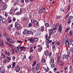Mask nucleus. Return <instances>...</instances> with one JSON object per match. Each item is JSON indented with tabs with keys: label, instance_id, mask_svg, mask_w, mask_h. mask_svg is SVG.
Instances as JSON below:
<instances>
[{
	"label": "nucleus",
	"instance_id": "1",
	"mask_svg": "<svg viewBox=\"0 0 73 73\" xmlns=\"http://www.w3.org/2000/svg\"><path fill=\"white\" fill-rule=\"evenodd\" d=\"M64 41L66 44V43H67L68 44H72V42L71 41V40H69V41H68V40H67V39H66L65 38H64Z\"/></svg>",
	"mask_w": 73,
	"mask_h": 73
},
{
	"label": "nucleus",
	"instance_id": "2",
	"mask_svg": "<svg viewBox=\"0 0 73 73\" xmlns=\"http://www.w3.org/2000/svg\"><path fill=\"white\" fill-rule=\"evenodd\" d=\"M7 6L6 5H3V7H1V6H0V9L2 11H4V10H5V9L7 8Z\"/></svg>",
	"mask_w": 73,
	"mask_h": 73
},
{
	"label": "nucleus",
	"instance_id": "3",
	"mask_svg": "<svg viewBox=\"0 0 73 73\" xmlns=\"http://www.w3.org/2000/svg\"><path fill=\"white\" fill-rule=\"evenodd\" d=\"M40 64L39 63H38L36 65L35 67V70H36V72L38 71V70H40Z\"/></svg>",
	"mask_w": 73,
	"mask_h": 73
},
{
	"label": "nucleus",
	"instance_id": "4",
	"mask_svg": "<svg viewBox=\"0 0 73 73\" xmlns=\"http://www.w3.org/2000/svg\"><path fill=\"white\" fill-rule=\"evenodd\" d=\"M15 71H16V72H19L20 71V68L19 66H16L15 67Z\"/></svg>",
	"mask_w": 73,
	"mask_h": 73
},
{
	"label": "nucleus",
	"instance_id": "5",
	"mask_svg": "<svg viewBox=\"0 0 73 73\" xmlns=\"http://www.w3.org/2000/svg\"><path fill=\"white\" fill-rule=\"evenodd\" d=\"M23 26L20 25L18 26L16 28V29H17L18 31H19L20 30H21V29L23 28Z\"/></svg>",
	"mask_w": 73,
	"mask_h": 73
},
{
	"label": "nucleus",
	"instance_id": "6",
	"mask_svg": "<svg viewBox=\"0 0 73 73\" xmlns=\"http://www.w3.org/2000/svg\"><path fill=\"white\" fill-rule=\"evenodd\" d=\"M58 29V31L60 33H61L62 31V26L61 25H59Z\"/></svg>",
	"mask_w": 73,
	"mask_h": 73
},
{
	"label": "nucleus",
	"instance_id": "7",
	"mask_svg": "<svg viewBox=\"0 0 73 73\" xmlns=\"http://www.w3.org/2000/svg\"><path fill=\"white\" fill-rule=\"evenodd\" d=\"M27 34H28V35L31 34L32 35H33V32L31 31H28V32H27Z\"/></svg>",
	"mask_w": 73,
	"mask_h": 73
},
{
	"label": "nucleus",
	"instance_id": "8",
	"mask_svg": "<svg viewBox=\"0 0 73 73\" xmlns=\"http://www.w3.org/2000/svg\"><path fill=\"white\" fill-rule=\"evenodd\" d=\"M4 43H3V42L1 39H0V46H1L3 45Z\"/></svg>",
	"mask_w": 73,
	"mask_h": 73
},
{
	"label": "nucleus",
	"instance_id": "9",
	"mask_svg": "<svg viewBox=\"0 0 73 73\" xmlns=\"http://www.w3.org/2000/svg\"><path fill=\"white\" fill-rule=\"evenodd\" d=\"M61 54H59L58 56V62H60V56Z\"/></svg>",
	"mask_w": 73,
	"mask_h": 73
},
{
	"label": "nucleus",
	"instance_id": "10",
	"mask_svg": "<svg viewBox=\"0 0 73 73\" xmlns=\"http://www.w3.org/2000/svg\"><path fill=\"white\" fill-rule=\"evenodd\" d=\"M29 41H30V42H35L34 38H33V39L32 38H30Z\"/></svg>",
	"mask_w": 73,
	"mask_h": 73
},
{
	"label": "nucleus",
	"instance_id": "11",
	"mask_svg": "<svg viewBox=\"0 0 73 73\" xmlns=\"http://www.w3.org/2000/svg\"><path fill=\"white\" fill-rule=\"evenodd\" d=\"M34 24L35 25H38V22L35 20L34 21Z\"/></svg>",
	"mask_w": 73,
	"mask_h": 73
},
{
	"label": "nucleus",
	"instance_id": "12",
	"mask_svg": "<svg viewBox=\"0 0 73 73\" xmlns=\"http://www.w3.org/2000/svg\"><path fill=\"white\" fill-rule=\"evenodd\" d=\"M19 1L18 0H17L16 1L14 5H15V6H16V5H17L18 4H19Z\"/></svg>",
	"mask_w": 73,
	"mask_h": 73
},
{
	"label": "nucleus",
	"instance_id": "13",
	"mask_svg": "<svg viewBox=\"0 0 73 73\" xmlns=\"http://www.w3.org/2000/svg\"><path fill=\"white\" fill-rule=\"evenodd\" d=\"M49 52L48 51H46L44 52V54L45 56H48V54H49Z\"/></svg>",
	"mask_w": 73,
	"mask_h": 73
},
{
	"label": "nucleus",
	"instance_id": "14",
	"mask_svg": "<svg viewBox=\"0 0 73 73\" xmlns=\"http://www.w3.org/2000/svg\"><path fill=\"white\" fill-rule=\"evenodd\" d=\"M21 57L22 59H24L25 58H26V56H25V55H24V54H22V56H21Z\"/></svg>",
	"mask_w": 73,
	"mask_h": 73
},
{
	"label": "nucleus",
	"instance_id": "15",
	"mask_svg": "<svg viewBox=\"0 0 73 73\" xmlns=\"http://www.w3.org/2000/svg\"><path fill=\"white\" fill-rule=\"evenodd\" d=\"M46 44L47 48H49V42H46Z\"/></svg>",
	"mask_w": 73,
	"mask_h": 73
},
{
	"label": "nucleus",
	"instance_id": "16",
	"mask_svg": "<svg viewBox=\"0 0 73 73\" xmlns=\"http://www.w3.org/2000/svg\"><path fill=\"white\" fill-rule=\"evenodd\" d=\"M7 41L9 42L10 41H12V38H10L7 37Z\"/></svg>",
	"mask_w": 73,
	"mask_h": 73
},
{
	"label": "nucleus",
	"instance_id": "17",
	"mask_svg": "<svg viewBox=\"0 0 73 73\" xmlns=\"http://www.w3.org/2000/svg\"><path fill=\"white\" fill-rule=\"evenodd\" d=\"M42 64H44L45 62V60L44 58H43L42 60Z\"/></svg>",
	"mask_w": 73,
	"mask_h": 73
},
{
	"label": "nucleus",
	"instance_id": "18",
	"mask_svg": "<svg viewBox=\"0 0 73 73\" xmlns=\"http://www.w3.org/2000/svg\"><path fill=\"white\" fill-rule=\"evenodd\" d=\"M40 30L42 32H43L44 31V27L42 26L40 27Z\"/></svg>",
	"mask_w": 73,
	"mask_h": 73
},
{
	"label": "nucleus",
	"instance_id": "19",
	"mask_svg": "<svg viewBox=\"0 0 73 73\" xmlns=\"http://www.w3.org/2000/svg\"><path fill=\"white\" fill-rule=\"evenodd\" d=\"M7 54V55L8 56H10V53H9V52H8L7 51H6L5 52V54Z\"/></svg>",
	"mask_w": 73,
	"mask_h": 73
},
{
	"label": "nucleus",
	"instance_id": "20",
	"mask_svg": "<svg viewBox=\"0 0 73 73\" xmlns=\"http://www.w3.org/2000/svg\"><path fill=\"white\" fill-rule=\"evenodd\" d=\"M8 22L9 23H12V19L9 18L8 19Z\"/></svg>",
	"mask_w": 73,
	"mask_h": 73
},
{
	"label": "nucleus",
	"instance_id": "21",
	"mask_svg": "<svg viewBox=\"0 0 73 73\" xmlns=\"http://www.w3.org/2000/svg\"><path fill=\"white\" fill-rule=\"evenodd\" d=\"M72 19H73V16H70L69 17L68 19L69 20H72Z\"/></svg>",
	"mask_w": 73,
	"mask_h": 73
},
{
	"label": "nucleus",
	"instance_id": "22",
	"mask_svg": "<svg viewBox=\"0 0 73 73\" xmlns=\"http://www.w3.org/2000/svg\"><path fill=\"white\" fill-rule=\"evenodd\" d=\"M53 27L54 28H53V31H54V30H56V25L54 24L53 25Z\"/></svg>",
	"mask_w": 73,
	"mask_h": 73
},
{
	"label": "nucleus",
	"instance_id": "23",
	"mask_svg": "<svg viewBox=\"0 0 73 73\" xmlns=\"http://www.w3.org/2000/svg\"><path fill=\"white\" fill-rule=\"evenodd\" d=\"M36 62L35 61L32 64V66H34L35 65H36Z\"/></svg>",
	"mask_w": 73,
	"mask_h": 73
},
{
	"label": "nucleus",
	"instance_id": "24",
	"mask_svg": "<svg viewBox=\"0 0 73 73\" xmlns=\"http://www.w3.org/2000/svg\"><path fill=\"white\" fill-rule=\"evenodd\" d=\"M2 22L3 23H6V19H3L2 20Z\"/></svg>",
	"mask_w": 73,
	"mask_h": 73
},
{
	"label": "nucleus",
	"instance_id": "25",
	"mask_svg": "<svg viewBox=\"0 0 73 73\" xmlns=\"http://www.w3.org/2000/svg\"><path fill=\"white\" fill-rule=\"evenodd\" d=\"M16 63L15 62H14L12 65V68H15V64Z\"/></svg>",
	"mask_w": 73,
	"mask_h": 73
},
{
	"label": "nucleus",
	"instance_id": "26",
	"mask_svg": "<svg viewBox=\"0 0 73 73\" xmlns=\"http://www.w3.org/2000/svg\"><path fill=\"white\" fill-rule=\"evenodd\" d=\"M70 34H69V36H72V34H73V32H72V30H70Z\"/></svg>",
	"mask_w": 73,
	"mask_h": 73
},
{
	"label": "nucleus",
	"instance_id": "27",
	"mask_svg": "<svg viewBox=\"0 0 73 73\" xmlns=\"http://www.w3.org/2000/svg\"><path fill=\"white\" fill-rule=\"evenodd\" d=\"M34 38V40H35V41H38V38Z\"/></svg>",
	"mask_w": 73,
	"mask_h": 73
},
{
	"label": "nucleus",
	"instance_id": "28",
	"mask_svg": "<svg viewBox=\"0 0 73 73\" xmlns=\"http://www.w3.org/2000/svg\"><path fill=\"white\" fill-rule=\"evenodd\" d=\"M6 58H7L8 60H9V61H7L8 62H9V61L11 60V58L9 57L8 56H7Z\"/></svg>",
	"mask_w": 73,
	"mask_h": 73
},
{
	"label": "nucleus",
	"instance_id": "29",
	"mask_svg": "<svg viewBox=\"0 0 73 73\" xmlns=\"http://www.w3.org/2000/svg\"><path fill=\"white\" fill-rule=\"evenodd\" d=\"M19 10V8L18 7L16 8L14 10V12H15L16 11H18Z\"/></svg>",
	"mask_w": 73,
	"mask_h": 73
},
{
	"label": "nucleus",
	"instance_id": "30",
	"mask_svg": "<svg viewBox=\"0 0 73 73\" xmlns=\"http://www.w3.org/2000/svg\"><path fill=\"white\" fill-rule=\"evenodd\" d=\"M15 52H16V53H19V50L18 49H15Z\"/></svg>",
	"mask_w": 73,
	"mask_h": 73
},
{
	"label": "nucleus",
	"instance_id": "31",
	"mask_svg": "<svg viewBox=\"0 0 73 73\" xmlns=\"http://www.w3.org/2000/svg\"><path fill=\"white\" fill-rule=\"evenodd\" d=\"M54 58H52L51 61V64H53L54 63Z\"/></svg>",
	"mask_w": 73,
	"mask_h": 73
},
{
	"label": "nucleus",
	"instance_id": "32",
	"mask_svg": "<svg viewBox=\"0 0 73 73\" xmlns=\"http://www.w3.org/2000/svg\"><path fill=\"white\" fill-rule=\"evenodd\" d=\"M1 73H5V71L4 70H2L1 72H0Z\"/></svg>",
	"mask_w": 73,
	"mask_h": 73
},
{
	"label": "nucleus",
	"instance_id": "33",
	"mask_svg": "<svg viewBox=\"0 0 73 73\" xmlns=\"http://www.w3.org/2000/svg\"><path fill=\"white\" fill-rule=\"evenodd\" d=\"M51 66L52 68H55V65L54 64H51Z\"/></svg>",
	"mask_w": 73,
	"mask_h": 73
},
{
	"label": "nucleus",
	"instance_id": "34",
	"mask_svg": "<svg viewBox=\"0 0 73 73\" xmlns=\"http://www.w3.org/2000/svg\"><path fill=\"white\" fill-rule=\"evenodd\" d=\"M11 66H12L11 65H9L7 66V69H10V68H11Z\"/></svg>",
	"mask_w": 73,
	"mask_h": 73
},
{
	"label": "nucleus",
	"instance_id": "35",
	"mask_svg": "<svg viewBox=\"0 0 73 73\" xmlns=\"http://www.w3.org/2000/svg\"><path fill=\"white\" fill-rule=\"evenodd\" d=\"M17 24H18V23H17V22H16L15 23V28L17 27Z\"/></svg>",
	"mask_w": 73,
	"mask_h": 73
},
{
	"label": "nucleus",
	"instance_id": "36",
	"mask_svg": "<svg viewBox=\"0 0 73 73\" xmlns=\"http://www.w3.org/2000/svg\"><path fill=\"white\" fill-rule=\"evenodd\" d=\"M27 20V18H26V17H25L23 19V20L24 21H25Z\"/></svg>",
	"mask_w": 73,
	"mask_h": 73
},
{
	"label": "nucleus",
	"instance_id": "37",
	"mask_svg": "<svg viewBox=\"0 0 73 73\" xmlns=\"http://www.w3.org/2000/svg\"><path fill=\"white\" fill-rule=\"evenodd\" d=\"M61 17V16H57L56 17V19H58L60 17Z\"/></svg>",
	"mask_w": 73,
	"mask_h": 73
},
{
	"label": "nucleus",
	"instance_id": "38",
	"mask_svg": "<svg viewBox=\"0 0 73 73\" xmlns=\"http://www.w3.org/2000/svg\"><path fill=\"white\" fill-rule=\"evenodd\" d=\"M66 56L65 55H64L62 56V58H66Z\"/></svg>",
	"mask_w": 73,
	"mask_h": 73
},
{
	"label": "nucleus",
	"instance_id": "39",
	"mask_svg": "<svg viewBox=\"0 0 73 73\" xmlns=\"http://www.w3.org/2000/svg\"><path fill=\"white\" fill-rule=\"evenodd\" d=\"M7 61H8V60H5L4 61H3V64H5V63H6V62H7Z\"/></svg>",
	"mask_w": 73,
	"mask_h": 73
},
{
	"label": "nucleus",
	"instance_id": "40",
	"mask_svg": "<svg viewBox=\"0 0 73 73\" xmlns=\"http://www.w3.org/2000/svg\"><path fill=\"white\" fill-rule=\"evenodd\" d=\"M19 13L20 15H21V14H22L23 12H22V10H20V11L19 12Z\"/></svg>",
	"mask_w": 73,
	"mask_h": 73
},
{
	"label": "nucleus",
	"instance_id": "41",
	"mask_svg": "<svg viewBox=\"0 0 73 73\" xmlns=\"http://www.w3.org/2000/svg\"><path fill=\"white\" fill-rule=\"evenodd\" d=\"M70 50L71 52H73V48L72 47H71L70 48Z\"/></svg>",
	"mask_w": 73,
	"mask_h": 73
},
{
	"label": "nucleus",
	"instance_id": "42",
	"mask_svg": "<svg viewBox=\"0 0 73 73\" xmlns=\"http://www.w3.org/2000/svg\"><path fill=\"white\" fill-rule=\"evenodd\" d=\"M42 49V47H40L39 48V52H41V51Z\"/></svg>",
	"mask_w": 73,
	"mask_h": 73
},
{
	"label": "nucleus",
	"instance_id": "43",
	"mask_svg": "<svg viewBox=\"0 0 73 73\" xmlns=\"http://www.w3.org/2000/svg\"><path fill=\"white\" fill-rule=\"evenodd\" d=\"M57 31L56 30H55L54 31V34L55 35L57 36V33H56Z\"/></svg>",
	"mask_w": 73,
	"mask_h": 73
},
{
	"label": "nucleus",
	"instance_id": "44",
	"mask_svg": "<svg viewBox=\"0 0 73 73\" xmlns=\"http://www.w3.org/2000/svg\"><path fill=\"white\" fill-rule=\"evenodd\" d=\"M70 29V28L69 27H68L67 29H66V32H68L69 30V29Z\"/></svg>",
	"mask_w": 73,
	"mask_h": 73
},
{
	"label": "nucleus",
	"instance_id": "45",
	"mask_svg": "<svg viewBox=\"0 0 73 73\" xmlns=\"http://www.w3.org/2000/svg\"><path fill=\"white\" fill-rule=\"evenodd\" d=\"M45 26H46V27H49V23H46L45 24Z\"/></svg>",
	"mask_w": 73,
	"mask_h": 73
},
{
	"label": "nucleus",
	"instance_id": "46",
	"mask_svg": "<svg viewBox=\"0 0 73 73\" xmlns=\"http://www.w3.org/2000/svg\"><path fill=\"white\" fill-rule=\"evenodd\" d=\"M31 23H34V20H33V19H31Z\"/></svg>",
	"mask_w": 73,
	"mask_h": 73
},
{
	"label": "nucleus",
	"instance_id": "47",
	"mask_svg": "<svg viewBox=\"0 0 73 73\" xmlns=\"http://www.w3.org/2000/svg\"><path fill=\"white\" fill-rule=\"evenodd\" d=\"M60 11H61V12H64V11H65V10H64V9H63L62 8H61L60 9Z\"/></svg>",
	"mask_w": 73,
	"mask_h": 73
},
{
	"label": "nucleus",
	"instance_id": "48",
	"mask_svg": "<svg viewBox=\"0 0 73 73\" xmlns=\"http://www.w3.org/2000/svg\"><path fill=\"white\" fill-rule=\"evenodd\" d=\"M64 63L60 62V65H61L63 66V65H64Z\"/></svg>",
	"mask_w": 73,
	"mask_h": 73
},
{
	"label": "nucleus",
	"instance_id": "49",
	"mask_svg": "<svg viewBox=\"0 0 73 73\" xmlns=\"http://www.w3.org/2000/svg\"><path fill=\"white\" fill-rule=\"evenodd\" d=\"M7 29L8 30H11V28L10 26H8L7 27Z\"/></svg>",
	"mask_w": 73,
	"mask_h": 73
},
{
	"label": "nucleus",
	"instance_id": "50",
	"mask_svg": "<svg viewBox=\"0 0 73 73\" xmlns=\"http://www.w3.org/2000/svg\"><path fill=\"white\" fill-rule=\"evenodd\" d=\"M21 46L20 45H19L17 46L18 49H20L21 48Z\"/></svg>",
	"mask_w": 73,
	"mask_h": 73
},
{
	"label": "nucleus",
	"instance_id": "51",
	"mask_svg": "<svg viewBox=\"0 0 73 73\" xmlns=\"http://www.w3.org/2000/svg\"><path fill=\"white\" fill-rule=\"evenodd\" d=\"M25 1L26 2V3H27V4L29 3V0H25Z\"/></svg>",
	"mask_w": 73,
	"mask_h": 73
},
{
	"label": "nucleus",
	"instance_id": "52",
	"mask_svg": "<svg viewBox=\"0 0 73 73\" xmlns=\"http://www.w3.org/2000/svg\"><path fill=\"white\" fill-rule=\"evenodd\" d=\"M49 68H48V67H47V68L46 70V72H48V71H49Z\"/></svg>",
	"mask_w": 73,
	"mask_h": 73
},
{
	"label": "nucleus",
	"instance_id": "53",
	"mask_svg": "<svg viewBox=\"0 0 73 73\" xmlns=\"http://www.w3.org/2000/svg\"><path fill=\"white\" fill-rule=\"evenodd\" d=\"M12 12H13V10L12 9H11L10 11V13L12 14Z\"/></svg>",
	"mask_w": 73,
	"mask_h": 73
},
{
	"label": "nucleus",
	"instance_id": "54",
	"mask_svg": "<svg viewBox=\"0 0 73 73\" xmlns=\"http://www.w3.org/2000/svg\"><path fill=\"white\" fill-rule=\"evenodd\" d=\"M53 29H50V33H53Z\"/></svg>",
	"mask_w": 73,
	"mask_h": 73
},
{
	"label": "nucleus",
	"instance_id": "55",
	"mask_svg": "<svg viewBox=\"0 0 73 73\" xmlns=\"http://www.w3.org/2000/svg\"><path fill=\"white\" fill-rule=\"evenodd\" d=\"M68 17H69V14H67L65 17V19H67Z\"/></svg>",
	"mask_w": 73,
	"mask_h": 73
},
{
	"label": "nucleus",
	"instance_id": "56",
	"mask_svg": "<svg viewBox=\"0 0 73 73\" xmlns=\"http://www.w3.org/2000/svg\"><path fill=\"white\" fill-rule=\"evenodd\" d=\"M69 57V54L67 55L66 56V58L67 59H68V57Z\"/></svg>",
	"mask_w": 73,
	"mask_h": 73
},
{
	"label": "nucleus",
	"instance_id": "57",
	"mask_svg": "<svg viewBox=\"0 0 73 73\" xmlns=\"http://www.w3.org/2000/svg\"><path fill=\"white\" fill-rule=\"evenodd\" d=\"M25 33H28V30L27 29H25Z\"/></svg>",
	"mask_w": 73,
	"mask_h": 73
},
{
	"label": "nucleus",
	"instance_id": "58",
	"mask_svg": "<svg viewBox=\"0 0 73 73\" xmlns=\"http://www.w3.org/2000/svg\"><path fill=\"white\" fill-rule=\"evenodd\" d=\"M35 67L33 66L32 68V70H33H33H35Z\"/></svg>",
	"mask_w": 73,
	"mask_h": 73
},
{
	"label": "nucleus",
	"instance_id": "59",
	"mask_svg": "<svg viewBox=\"0 0 73 73\" xmlns=\"http://www.w3.org/2000/svg\"><path fill=\"white\" fill-rule=\"evenodd\" d=\"M6 57V56H5V55H3V58H4V59H5V57Z\"/></svg>",
	"mask_w": 73,
	"mask_h": 73
},
{
	"label": "nucleus",
	"instance_id": "60",
	"mask_svg": "<svg viewBox=\"0 0 73 73\" xmlns=\"http://www.w3.org/2000/svg\"><path fill=\"white\" fill-rule=\"evenodd\" d=\"M70 20H69L68 19V24H70Z\"/></svg>",
	"mask_w": 73,
	"mask_h": 73
},
{
	"label": "nucleus",
	"instance_id": "61",
	"mask_svg": "<svg viewBox=\"0 0 73 73\" xmlns=\"http://www.w3.org/2000/svg\"><path fill=\"white\" fill-rule=\"evenodd\" d=\"M15 41H12L10 42L11 43H12V44H13L15 42Z\"/></svg>",
	"mask_w": 73,
	"mask_h": 73
},
{
	"label": "nucleus",
	"instance_id": "62",
	"mask_svg": "<svg viewBox=\"0 0 73 73\" xmlns=\"http://www.w3.org/2000/svg\"><path fill=\"white\" fill-rule=\"evenodd\" d=\"M29 27H31L32 26V24H31V23H29Z\"/></svg>",
	"mask_w": 73,
	"mask_h": 73
},
{
	"label": "nucleus",
	"instance_id": "63",
	"mask_svg": "<svg viewBox=\"0 0 73 73\" xmlns=\"http://www.w3.org/2000/svg\"><path fill=\"white\" fill-rule=\"evenodd\" d=\"M13 21H16V18L14 17V18L13 19Z\"/></svg>",
	"mask_w": 73,
	"mask_h": 73
},
{
	"label": "nucleus",
	"instance_id": "64",
	"mask_svg": "<svg viewBox=\"0 0 73 73\" xmlns=\"http://www.w3.org/2000/svg\"><path fill=\"white\" fill-rule=\"evenodd\" d=\"M67 52L68 53V54H69V53H70V51L69 50H68Z\"/></svg>",
	"mask_w": 73,
	"mask_h": 73
}]
</instances>
